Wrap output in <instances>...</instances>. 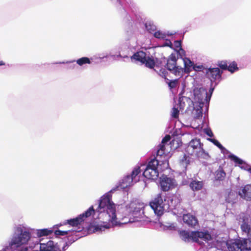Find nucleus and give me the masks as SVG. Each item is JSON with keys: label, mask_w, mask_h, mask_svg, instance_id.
<instances>
[{"label": "nucleus", "mask_w": 251, "mask_h": 251, "mask_svg": "<svg viewBox=\"0 0 251 251\" xmlns=\"http://www.w3.org/2000/svg\"><path fill=\"white\" fill-rule=\"evenodd\" d=\"M116 189L113 188L100 197L96 209L95 210L93 206H91L75 218L66 220L55 226L59 227L68 224L72 226L71 229H75V227L92 216L94 219H98L103 223L92 226L93 231L101 232L112 226L141 221V210L143 207V204L137 201H133L127 204L125 208L115 204L112 201L111 193L116 191Z\"/></svg>", "instance_id": "1"}, {"label": "nucleus", "mask_w": 251, "mask_h": 251, "mask_svg": "<svg viewBox=\"0 0 251 251\" xmlns=\"http://www.w3.org/2000/svg\"><path fill=\"white\" fill-rule=\"evenodd\" d=\"M170 139L171 136L169 135L163 138L157 148V158H153L149 162L143 172L144 176L147 178L156 179L159 175V170L163 171L169 167L167 156L171 146L168 142Z\"/></svg>", "instance_id": "2"}, {"label": "nucleus", "mask_w": 251, "mask_h": 251, "mask_svg": "<svg viewBox=\"0 0 251 251\" xmlns=\"http://www.w3.org/2000/svg\"><path fill=\"white\" fill-rule=\"evenodd\" d=\"M32 237V228L25 224L15 226L9 244L16 251H28L27 245Z\"/></svg>", "instance_id": "3"}, {"label": "nucleus", "mask_w": 251, "mask_h": 251, "mask_svg": "<svg viewBox=\"0 0 251 251\" xmlns=\"http://www.w3.org/2000/svg\"><path fill=\"white\" fill-rule=\"evenodd\" d=\"M179 202V200L176 196H162L158 194L150 204L154 213L161 216L164 211L176 209Z\"/></svg>", "instance_id": "4"}, {"label": "nucleus", "mask_w": 251, "mask_h": 251, "mask_svg": "<svg viewBox=\"0 0 251 251\" xmlns=\"http://www.w3.org/2000/svg\"><path fill=\"white\" fill-rule=\"evenodd\" d=\"M179 234L180 238L185 242L192 240L200 245L203 244V241L207 242L211 239V236L207 231H188L179 230Z\"/></svg>", "instance_id": "5"}, {"label": "nucleus", "mask_w": 251, "mask_h": 251, "mask_svg": "<svg viewBox=\"0 0 251 251\" xmlns=\"http://www.w3.org/2000/svg\"><path fill=\"white\" fill-rule=\"evenodd\" d=\"M248 216L244 213L240 215L239 223L243 234L246 235L248 239L240 240V251L251 250V227L248 224Z\"/></svg>", "instance_id": "6"}, {"label": "nucleus", "mask_w": 251, "mask_h": 251, "mask_svg": "<svg viewBox=\"0 0 251 251\" xmlns=\"http://www.w3.org/2000/svg\"><path fill=\"white\" fill-rule=\"evenodd\" d=\"M191 98L193 105L205 104L206 108L207 109L210 96H208L207 92L205 89L200 86L195 87L192 92Z\"/></svg>", "instance_id": "7"}, {"label": "nucleus", "mask_w": 251, "mask_h": 251, "mask_svg": "<svg viewBox=\"0 0 251 251\" xmlns=\"http://www.w3.org/2000/svg\"><path fill=\"white\" fill-rule=\"evenodd\" d=\"M131 59L132 61L145 64L146 67L150 69L154 68L156 62L154 57L147 50L146 51L143 50L137 51L131 56Z\"/></svg>", "instance_id": "8"}, {"label": "nucleus", "mask_w": 251, "mask_h": 251, "mask_svg": "<svg viewBox=\"0 0 251 251\" xmlns=\"http://www.w3.org/2000/svg\"><path fill=\"white\" fill-rule=\"evenodd\" d=\"M141 171L140 167L136 166L130 175H127L123 178L120 184L121 188L123 189H126L138 182L139 180L138 175Z\"/></svg>", "instance_id": "9"}, {"label": "nucleus", "mask_w": 251, "mask_h": 251, "mask_svg": "<svg viewBox=\"0 0 251 251\" xmlns=\"http://www.w3.org/2000/svg\"><path fill=\"white\" fill-rule=\"evenodd\" d=\"M69 246V244L66 243L63 247H61L51 240H49L47 242H44L43 238L40 239L41 251H65Z\"/></svg>", "instance_id": "10"}, {"label": "nucleus", "mask_w": 251, "mask_h": 251, "mask_svg": "<svg viewBox=\"0 0 251 251\" xmlns=\"http://www.w3.org/2000/svg\"><path fill=\"white\" fill-rule=\"evenodd\" d=\"M186 151L188 154L198 157H203L205 154L199 139L192 140L186 149Z\"/></svg>", "instance_id": "11"}, {"label": "nucleus", "mask_w": 251, "mask_h": 251, "mask_svg": "<svg viewBox=\"0 0 251 251\" xmlns=\"http://www.w3.org/2000/svg\"><path fill=\"white\" fill-rule=\"evenodd\" d=\"M177 59L176 55L172 53L167 60L166 66L167 69L176 77L180 78L183 75V69L181 67L176 66Z\"/></svg>", "instance_id": "12"}, {"label": "nucleus", "mask_w": 251, "mask_h": 251, "mask_svg": "<svg viewBox=\"0 0 251 251\" xmlns=\"http://www.w3.org/2000/svg\"><path fill=\"white\" fill-rule=\"evenodd\" d=\"M160 185L161 190L166 192L176 188L177 183L174 177L163 175L160 178Z\"/></svg>", "instance_id": "13"}, {"label": "nucleus", "mask_w": 251, "mask_h": 251, "mask_svg": "<svg viewBox=\"0 0 251 251\" xmlns=\"http://www.w3.org/2000/svg\"><path fill=\"white\" fill-rule=\"evenodd\" d=\"M241 198L247 201H251V185L248 184L242 187L238 191Z\"/></svg>", "instance_id": "14"}, {"label": "nucleus", "mask_w": 251, "mask_h": 251, "mask_svg": "<svg viewBox=\"0 0 251 251\" xmlns=\"http://www.w3.org/2000/svg\"><path fill=\"white\" fill-rule=\"evenodd\" d=\"M206 75L213 82L220 78L221 73L218 68H209L206 71Z\"/></svg>", "instance_id": "15"}, {"label": "nucleus", "mask_w": 251, "mask_h": 251, "mask_svg": "<svg viewBox=\"0 0 251 251\" xmlns=\"http://www.w3.org/2000/svg\"><path fill=\"white\" fill-rule=\"evenodd\" d=\"M53 232V229L50 228H44L41 229L32 228V236L35 238H41L50 235Z\"/></svg>", "instance_id": "16"}, {"label": "nucleus", "mask_w": 251, "mask_h": 251, "mask_svg": "<svg viewBox=\"0 0 251 251\" xmlns=\"http://www.w3.org/2000/svg\"><path fill=\"white\" fill-rule=\"evenodd\" d=\"M229 156V158L236 164H238L242 169L248 171L249 172L251 173V167L245 162L243 160L233 154H231Z\"/></svg>", "instance_id": "17"}, {"label": "nucleus", "mask_w": 251, "mask_h": 251, "mask_svg": "<svg viewBox=\"0 0 251 251\" xmlns=\"http://www.w3.org/2000/svg\"><path fill=\"white\" fill-rule=\"evenodd\" d=\"M228 251H241L240 240H228L226 243Z\"/></svg>", "instance_id": "18"}, {"label": "nucleus", "mask_w": 251, "mask_h": 251, "mask_svg": "<svg viewBox=\"0 0 251 251\" xmlns=\"http://www.w3.org/2000/svg\"><path fill=\"white\" fill-rule=\"evenodd\" d=\"M183 220L185 223L191 226H195L198 224V220L196 217L189 214H184Z\"/></svg>", "instance_id": "19"}, {"label": "nucleus", "mask_w": 251, "mask_h": 251, "mask_svg": "<svg viewBox=\"0 0 251 251\" xmlns=\"http://www.w3.org/2000/svg\"><path fill=\"white\" fill-rule=\"evenodd\" d=\"M78 231L75 229H70L67 230H61L59 229L56 230L54 231V234L56 236H67L69 237L71 236H74Z\"/></svg>", "instance_id": "20"}, {"label": "nucleus", "mask_w": 251, "mask_h": 251, "mask_svg": "<svg viewBox=\"0 0 251 251\" xmlns=\"http://www.w3.org/2000/svg\"><path fill=\"white\" fill-rule=\"evenodd\" d=\"M183 61L184 65V68H183V74H189L193 70L194 63L188 58H183Z\"/></svg>", "instance_id": "21"}, {"label": "nucleus", "mask_w": 251, "mask_h": 251, "mask_svg": "<svg viewBox=\"0 0 251 251\" xmlns=\"http://www.w3.org/2000/svg\"><path fill=\"white\" fill-rule=\"evenodd\" d=\"M205 106V104H197L196 105L194 106V110L193 113L194 115V118L196 119H199L200 117H202V108L204 106Z\"/></svg>", "instance_id": "22"}, {"label": "nucleus", "mask_w": 251, "mask_h": 251, "mask_svg": "<svg viewBox=\"0 0 251 251\" xmlns=\"http://www.w3.org/2000/svg\"><path fill=\"white\" fill-rule=\"evenodd\" d=\"M160 227L164 230H176L177 226L175 223H160Z\"/></svg>", "instance_id": "23"}, {"label": "nucleus", "mask_w": 251, "mask_h": 251, "mask_svg": "<svg viewBox=\"0 0 251 251\" xmlns=\"http://www.w3.org/2000/svg\"><path fill=\"white\" fill-rule=\"evenodd\" d=\"M202 181L193 180L190 183V187L193 191L200 190L203 187Z\"/></svg>", "instance_id": "24"}, {"label": "nucleus", "mask_w": 251, "mask_h": 251, "mask_svg": "<svg viewBox=\"0 0 251 251\" xmlns=\"http://www.w3.org/2000/svg\"><path fill=\"white\" fill-rule=\"evenodd\" d=\"M226 176V173L220 167L215 172V178L216 180H222Z\"/></svg>", "instance_id": "25"}, {"label": "nucleus", "mask_w": 251, "mask_h": 251, "mask_svg": "<svg viewBox=\"0 0 251 251\" xmlns=\"http://www.w3.org/2000/svg\"><path fill=\"white\" fill-rule=\"evenodd\" d=\"M190 163V157L186 154L184 155L182 159L180 160V165L186 169L187 165Z\"/></svg>", "instance_id": "26"}, {"label": "nucleus", "mask_w": 251, "mask_h": 251, "mask_svg": "<svg viewBox=\"0 0 251 251\" xmlns=\"http://www.w3.org/2000/svg\"><path fill=\"white\" fill-rule=\"evenodd\" d=\"M76 63L79 66H82L85 64H90L91 61L89 58L83 57L76 60Z\"/></svg>", "instance_id": "27"}, {"label": "nucleus", "mask_w": 251, "mask_h": 251, "mask_svg": "<svg viewBox=\"0 0 251 251\" xmlns=\"http://www.w3.org/2000/svg\"><path fill=\"white\" fill-rule=\"evenodd\" d=\"M153 35L156 38L163 39L166 38L167 34L165 32L158 30L153 33Z\"/></svg>", "instance_id": "28"}, {"label": "nucleus", "mask_w": 251, "mask_h": 251, "mask_svg": "<svg viewBox=\"0 0 251 251\" xmlns=\"http://www.w3.org/2000/svg\"><path fill=\"white\" fill-rule=\"evenodd\" d=\"M173 54H175L176 56V58L178 59V56H179L182 59L183 58H185L184 56H185V52L184 50L180 48V49L176 52L173 53Z\"/></svg>", "instance_id": "29"}, {"label": "nucleus", "mask_w": 251, "mask_h": 251, "mask_svg": "<svg viewBox=\"0 0 251 251\" xmlns=\"http://www.w3.org/2000/svg\"><path fill=\"white\" fill-rule=\"evenodd\" d=\"M145 25L146 29L150 32L154 31L156 29V26L151 22H147Z\"/></svg>", "instance_id": "30"}, {"label": "nucleus", "mask_w": 251, "mask_h": 251, "mask_svg": "<svg viewBox=\"0 0 251 251\" xmlns=\"http://www.w3.org/2000/svg\"><path fill=\"white\" fill-rule=\"evenodd\" d=\"M227 69L229 72L232 73L236 70H238V67L236 63L235 62H232L230 63L228 66L227 65Z\"/></svg>", "instance_id": "31"}, {"label": "nucleus", "mask_w": 251, "mask_h": 251, "mask_svg": "<svg viewBox=\"0 0 251 251\" xmlns=\"http://www.w3.org/2000/svg\"><path fill=\"white\" fill-rule=\"evenodd\" d=\"M209 140L213 143L215 146L218 147L222 151L225 150V148L217 140L210 138L209 139Z\"/></svg>", "instance_id": "32"}, {"label": "nucleus", "mask_w": 251, "mask_h": 251, "mask_svg": "<svg viewBox=\"0 0 251 251\" xmlns=\"http://www.w3.org/2000/svg\"><path fill=\"white\" fill-rule=\"evenodd\" d=\"M154 70L159 75L162 77L166 78L167 72L165 68H162L160 69L159 71H158L156 69H154Z\"/></svg>", "instance_id": "33"}, {"label": "nucleus", "mask_w": 251, "mask_h": 251, "mask_svg": "<svg viewBox=\"0 0 251 251\" xmlns=\"http://www.w3.org/2000/svg\"><path fill=\"white\" fill-rule=\"evenodd\" d=\"M179 110L177 108L174 107L172 109L171 115L173 117L176 118L178 117Z\"/></svg>", "instance_id": "34"}, {"label": "nucleus", "mask_w": 251, "mask_h": 251, "mask_svg": "<svg viewBox=\"0 0 251 251\" xmlns=\"http://www.w3.org/2000/svg\"><path fill=\"white\" fill-rule=\"evenodd\" d=\"M98 55H99L98 58H100V59H103V58H107V57H109V56H112L113 57H116L115 55H112L111 53H103V54H100Z\"/></svg>", "instance_id": "35"}, {"label": "nucleus", "mask_w": 251, "mask_h": 251, "mask_svg": "<svg viewBox=\"0 0 251 251\" xmlns=\"http://www.w3.org/2000/svg\"><path fill=\"white\" fill-rule=\"evenodd\" d=\"M219 67L224 70L226 69L227 68V64L226 61H222L219 64Z\"/></svg>", "instance_id": "36"}, {"label": "nucleus", "mask_w": 251, "mask_h": 251, "mask_svg": "<svg viewBox=\"0 0 251 251\" xmlns=\"http://www.w3.org/2000/svg\"><path fill=\"white\" fill-rule=\"evenodd\" d=\"M203 68V66L202 65H197L194 64V66L193 68V70H194L196 72L200 71Z\"/></svg>", "instance_id": "37"}, {"label": "nucleus", "mask_w": 251, "mask_h": 251, "mask_svg": "<svg viewBox=\"0 0 251 251\" xmlns=\"http://www.w3.org/2000/svg\"><path fill=\"white\" fill-rule=\"evenodd\" d=\"M0 251H16L14 249L11 248L10 245L8 243V245L5 246L4 248L0 250Z\"/></svg>", "instance_id": "38"}, {"label": "nucleus", "mask_w": 251, "mask_h": 251, "mask_svg": "<svg viewBox=\"0 0 251 251\" xmlns=\"http://www.w3.org/2000/svg\"><path fill=\"white\" fill-rule=\"evenodd\" d=\"M177 82V80L171 81L169 83V86L171 88H175Z\"/></svg>", "instance_id": "39"}, {"label": "nucleus", "mask_w": 251, "mask_h": 251, "mask_svg": "<svg viewBox=\"0 0 251 251\" xmlns=\"http://www.w3.org/2000/svg\"><path fill=\"white\" fill-rule=\"evenodd\" d=\"M205 134H206L207 135H208V136L211 137L213 136V134L211 131V129H205Z\"/></svg>", "instance_id": "40"}, {"label": "nucleus", "mask_w": 251, "mask_h": 251, "mask_svg": "<svg viewBox=\"0 0 251 251\" xmlns=\"http://www.w3.org/2000/svg\"><path fill=\"white\" fill-rule=\"evenodd\" d=\"M75 60H72V61H63V62H54L52 64H68V63H71L75 62Z\"/></svg>", "instance_id": "41"}, {"label": "nucleus", "mask_w": 251, "mask_h": 251, "mask_svg": "<svg viewBox=\"0 0 251 251\" xmlns=\"http://www.w3.org/2000/svg\"><path fill=\"white\" fill-rule=\"evenodd\" d=\"M164 46H167V47H171V46H172V43L170 41H167L166 42V43H165V44H164Z\"/></svg>", "instance_id": "42"}, {"label": "nucleus", "mask_w": 251, "mask_h": 251, "mask_svg": "<svg viewBox=\"0 0 251 251\" xmlns=\"http://www.w3.org/2000/svg\"><path fill=\"white\" fill-rule=\"evenodd\" d=\"M181 45L180 41H176V47H180Z\"/></svg>", "instance_id": "43"}, {"label": "nucleus", "mask_w": 251, "mask_h": 251, "mask_svg": "<svg viewBox=\"0 0 251 251\" xmlns=\"http://www.w3.org/2000/svg\"><path fill=\"white\" fill-rule=\"evenodd\" d=\"M213 90H214V88H211L210 89V90H209L210 95H209V96H210V97L211 96V95H212V93L213 92Z\"/></svg>", "instance_id": "44"}, {"label": "nucleus", "mask_w": 251, "mask_h": 251, "mask_svg": "<svg viewBox=\"0 0 251 251\" xmlns=\"http://www.w3.org/2000/svg\"><path fill=\"white\" fill-rule=\"evenodd\" d=\"M5 64V63L3 61H0V66H3Z\"/></svg>", "instance_id": "45"}, {"label": "nucleus", "mask_w": 251, "mask_h": 251, "mask_svg": "<svg viewBox=\"0 0 251 251\" xmlns=\"http://www.w3.org/2000/svg\"><path fill=\"white\" fill-rule=\"evenodd\" d=\"M76 239H77V238H75L73 239V241H72V243H73V242H75V240H76Z\"/></svg>", "instance_id": "46"}, {"label": "nucleus", "mask_w": 251, "mask_h": 251, "mask_svg": "<svg viewBox=\"0 0 251 251\" xmlns=\"http://www.w3.org/2000/svg\"><path fill=\"white\" fill-rule=\"evenodd\" d=\"M117 57H121V54L120 53H119L117 55H116Z\"/></svg>", "instance_id": "47"}, {"label": "nucleus", "mask_w": 251, "mask_h": 251, "mask_svg": "<svg viewBox=\"0 0 251 251\" xmlns=\"http://www.w3.org/2000/svg\"><path fill=\"white\" fill-rule=\"evenodd\" d=\"M75 66V65H74L73 66H72L71 68L73 69L74 68Z\"/></svg>", "instance_id": "48"}]
</instances>
